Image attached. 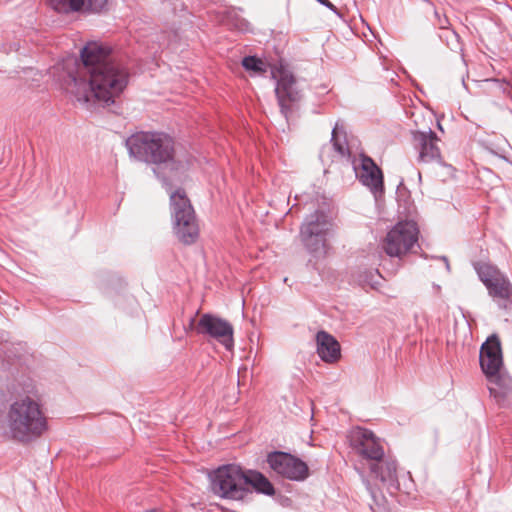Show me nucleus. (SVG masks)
Masks as SVG:
<instances>
[{"label": "nucleus", "instance_id": "nucleus-14", "mask_svg": "<svg viewBox=\"0 0 512 512\" xmlns=\"http://www.w3.org/2000/svg\"><path fill=\"white\" fill-rule=\"evenodd\" d=\"M275 93L282 114L288 118L292 111L293 104L300 100L293 75L286 72L281 73Z\"/></svg>", "mask_w": 512, "mask_h": 512}, {"label": "nucleus", "instance_id": "nucleus-6", "mask_svg": "<svg viewBox=\"0 0 512 512\" xmlns=\"http://www.w3.org/2000/svg\"><path fill=\"white\" fill-rule=\"evenodd\" d=\"M211 487L222 498L242 500L247 495L245 472L236 465L222 466L216 470Z\"/></svg>", "mask_w": 512, "mask_h": 512}, {"label": "nucleus", "instance_id": "nucleus-17", "mask_svg": "<svg viewBox=\"0 0 512 512\" xmlns=\"http://www.w3.org/2000/svg\"><path fill=\"white\" fill-rule=\"evenodd\" d=\"M109 0H48L49 5L56 11L68 13L69 11L87 10L102 12L106 9Z\"/></svg>", "mask_w": 512, "mask_h": 512}, {"label": "nucleus", "instance_id": "nucleus-20", "mask_svg": "<svg viewBox=\"0 0 512 512\" xmlns=\"http://www.w3.org/2000/svg\"><path fill=\"white\" fill-rule=\"evenodd\" d=\"M242 66L247 71L253 72L254 74H261L266 72L265 63L255 56L244 57L242 60Z\"/></svg>", "mask_w": 512, "mask_h": 512}, {"label": "nucleus", "instance_id": "nucleus-12", "mask_svg": "<svg viewBox=\"0 0 512 512\" xmlns=\"http://www.w3.org/2000/svg\"><path fill=\"white\" fill-rule=\"evenodd\" d=\"M270 467L278 474L292 480H303L308 476L307 465L284 452H274L267 459Z\"/></svg>", "mask_w": 512, "mask_h": 512}, {"label": "nucleus", "instance_id": "nucleus-19", "mask_svg": "<svg viewBox=\"0 0 512 512\" xmlns=\"http://www.w3.org/2000/svg\"><path fill=\"white\" fill-rule=\"evenodd\" d=\"M245 477L247 479V494L250 492L251 488L266 495L274 494L273 485L260 472L249 470L245 472Z\"/></svg>", "mask_w": 512, "mask_h": 512}, {"label": "nucleus", "instance_id": "nucleus-2", "mask_svg": "<svg viewBox=\"0 0 512 512\" xmlns=\"http://www.w3.org/2000/svg\"><path fill=\"white\" fill-rule=\"evenodd\" d=\"M6 420L10 437L22 443H29L48 430L45 411L31 396H22L12 402Z\"/></svg>", "mask_w": 512, "mask_h": 512}, {"label": "nucleus", "instance_id": "nucleus-16", "mask_svg": "<svg viewBox=\"0 0 512 512\" xmlns=\"http://www.w3.org/2000/svg\"><path fill=\"white\" fill-rule=\"evenodd\" d=\"M358 177L361 183L369 187L373 193L383 191L382 171L370 157H361Z\"/></svg>", "mask_w": 512, "mask_h": 512}, {"label": "nucleus", "instance_id": "nucleus-5", "mask_svg": "<svg viewBox=\"0 0 512 512\" xmlns=\"http://www.w3.org/2000/svg\"><path fill=\"white\" fill-rule=\"evenodd\" d=\"M480 366L489 382V391L496 395L495 385L499 388L507 386L508 379L503 372V354L500 339L497 335H491L482 344L480 349Z\"/></svg>", "mask_w": 512, "mask_h": 512}, {"label": "nucleus", "instance_id": "nucleus-13", "mask_svg": "<svg viewBox=\"0 0 512 512\" xmlns=\"http://www.w3.org/2000/svg\"><path fill=\"white\" fill-rule=\"evenodd\" d=\"M414 147L418 150L419 163H432L441 160V151L438 143L440 139L431 129L428 131H415L412 133Z\"/></svg>", "mask_w": 512, "mask_h": 512}, {"label": "nucleus", "instance_id": "nucleus-3", "mask_svg": "<svg viewBox=\"0 0 512 512\" xmlns=\"http://www.w3.org/2000/svg\"><path fill=\"white\" fill-rule=\"evenodd\" d=\"M126 145L130 156L147 164H166L176 153L175 140L165 132L147 131L131 135Z\"/></svg>", "mask_w": 512, "mask_h": 512}, {"label": "nucleus", "instance_id": "nucleus-7", "mask_svg": "<svg viewBox=\"0 0 512 512\" xmlns=\"http://www.w3.org/2000/svg\"><path fill=\"white\" fill-rule=\"evenodd\" d=\"M419 228L414 221L398 222L382 241V249L390 257L402 258L417 245Z\"/></svg>", "mask_w": 512, "mask_h": 512}, {"label": "nucleus", "instance_id": "nucleus-15", "mask_svg": "<svg viewBox=\"0 0 512 512\" xmlns=\"http://www.w3.org/2000/svg\"><path fill=\"white\" fill-rule=\"evenodd\" d=\"M368 467L372 477L388 488L398 489L397 463L393 458L384 455Z\"/></svg>", "mask_w": 512, "mask_h": 512}, {"label": "nucleus", "instance_id": "nucleus-11", "mask_svg": "<svg viewBox=\"0 0 512 512\" xmlns=\"http://www.w3.org/2000/svg\"><path fill=\"white\" fill-rule=\"evenodd\" d=\"M196 333L209 336L221 343L227 350L234 345V329L231 323L216 315L205 313L200 315L196 325Z\"/></svg>", "mask_w": 512, "mask_h": 512}, {"label": "nucleus", "instance_id": "nucleus-8", "mask_svg": "<svg viewBox=\"0 0 512 512\" xmlns=\"http://www.w3.org/2000/svg\"><path fill=\"white\" fill-rule=\"evenodd\" d=\"M332 228V219L326 213L316 211L308 215L301 225V242L310 252H317L325 247L326 236Z\"/></svg>", "mask_w": 512, "mask_h": 512}, {"label": "nucleus", "instance_id": "nucleus-22", "mask_svg": "<svg viewBox=\"0 0 512 512\" xmlns=\"http://www.w3.org/2000/svg\"><path fill=\"white\" fill-rule=\"evenodd\" d=\"M332 142H333V146L335 148V150L337 152H339L341 155H344L345 152H346V148H345V145L344 143H342L340 140H339V137H338V128L335 127L333 129V132H332Z\"/></svg>", "mask_w": 512, "mask_h": 512}, {"label": "nucleus", "instance_id": "nucleus-4", "mask_svg": "<svg viewBox=\"0 0 512 512\" xmlns=\"http://www.w3.org/2000/svg\"><path fill=\"white\" fill-rule=\"evenodd\" d=\"M173 232L184 245L195 243L200 229L195 211L183 190H177L170 196Z\"/></svg>", "mask_w": 512, "mask_h": 512}, {"label": "nucleus", "instance_id": "nucleus-10", "mask_svg": "<svg viewBox=\"0 0 512 512\" xmlns=\"http://www.w3.org/2000/svg\"><path fill=\"white\" fill-rule=\"evenodd\" d=\"M348 439L355 453L365 459L368 465L384 456V447L371 430L362 427L353 428L349 432Z\"/></svg>", "mask_w": 512, "mask_h": 512}, {"label": "nucleus", "instance_id": "nucleus-23", "mask_svg": "<svg viewBox=\"0 0 512 512\" xmlns=\"http://www.w3.org/2000/svg\"><path fill=\"white\" fill-rule=\"evenodd\" d=\"M198 323V320L196 319V317H192L189 321V324L188 326L185 328L186 331H196V325Z\"/></svg>", "mask_w": 512, "mask_h": 512}, {"label": "nucleus", "instance_id": "nucleus-9", "mask_svg": "<svg viewBox=\"0 0 512 512\" xmlns=\"http://www.w3.org/2000/svg\"><path fill=\"white\" fill-rule=\"evenodd\" d=\"M474 268L494 299L507 300L512 295V285L508 278L500 270L489 262H477Z\"/></svg>", "mask_w": 512, "mask_h": 512}, {"label": "nucleus", "instance_id": "nucleus-24", "mask_svg": "<svg viewBox=\"0 0 512 512\" xmlns=\"http://www.w3.org/2000/svg\"><path fill=\"white\" fill-rule=\"evenodd\" d=\"M318 2H320L321 4L327 6V7H332V4L330 3L329 0H317Z\"/></svg>", "mask_w": 512, "mask_h": 512}, {"label": "nucleus", "instance_id": "nucleus-1", "mask_svg": "<svg viewBox=\"0 0 512 512\" xmlns=\"http://www.w3.org/2000/svg\"><path fill=\"white\" fill-rule=\"evenodd\" d=\"M81 58L82 65L69 75L66 92L79 102H88L92 97L113 102L127 85L125 68L113 59L108 47L96 42L83 48Z\"/></svg>", "mask_w": 512, "mask_h": 512}, {"label": "nucleus", "instance_id": "nucleus-18", "mask_svg": "<svg viewBox=\"0 0 512 512\" xmlns=\"http://www.w3.org/2000/svg\"><path fill=\"white\" fill-rule=\"evenodd\" d=\"M317 353L327 363H334L340 359V344L329 333L320 331L316 336Z\"/></svg>", "mask_w": 512, "mask_h": 512}, {"label": "nucleus", "instance_id": "nucleus-21", "mask_svg": "<svg viewBox=\"0 0 512 512\" xmlns=\"http://www.w3.org/2000/svg\"><path fill=\"white\" fill-rule=\"evenodd\" d=\"M227 24L241 31H244L248 28L247 21L245 19L238 18L236 13L233 11L227 13Z\"/></svg>", "mask_w": 512, "mask_h": 512}]
</instances>
